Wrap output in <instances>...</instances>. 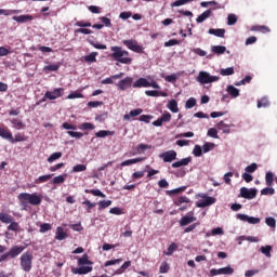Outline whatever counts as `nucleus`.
<instances>
[{"mask_svg":"<svg viewBox=\"0 0 277 277\" xmlns=\"http://www.w3.org/2000/svg\"><path fill=\"white\" fill-rule=\"evenodd\" d=\"M17 199L21 207H23L24 209H26V207H28L29 205H31L32 207H39V205H42V195H38L36 193H21L17 196Z\"/></svg>","mask_w":277,"mask_h":277,"instance_id":"nucleus-1","label":"nucleus"},{"mask_svg":"<svg viewBox=\"0 0 277 277\" xmlns=\"http://www.w3.org/2000/svg\"><path fill=\"white\" fill-rule=\"evenodd\" d=\"M76 259H78V267L71 268V274H78L79 276H83L92 272V266H84L94 265V262L90 261V256L88 255V253H84L81 258L76 256Z\"/></svg>","mask_w":277,"mask_h":277,"instance_id":"nucleus-2","label":"nucleus"},{"mask_svg":"<svg viewBox=\"0 0 277 277\" xmlns=\"http://www.w3.org/2000/svg\"><path fill=\"white\" fill-rule=\"evenodd\" d=\"M110 57H113L115 62H119V64H132L133 58L129 56V51L123 50L122 47L113 45L110 47Z\"/></svg>","mask_w":277,"mask_h":277,"instance_id":"nucleus-3","label":"nucleus"},{"mask_svg":"<svg viewBox=\"0 0 277 277\" xmlns=\"http://www.w3.org/2000/svg\"><path fill=\"white\" fill-rule=\"evenodd\" d=\"M19 265L23 272H31L34 265V254L30 252H25L19 258Z\"/></svg>","mask_w":277,"mask_h":277,"instance_id":"nucleus-4","label":"nucleus"},{"mask_svg":"<svg viewBox=\"0 0 277 277\" xmlns=\"http://www.w3.org/2000/svg\"><path fill=\"white\" fill-rule=\"evenodd\" d=\"M132 88H154L155 90H161V87L159 83H157V81H148L146 78H138L132 83Z\"/></svg>","mask_w":277,"mask_h":277,"instance_id":"nucleus-5","label":"nucleus"},{"mask_svg":"<svg viewBox=\"0 0 277 277\" xmlns=\"http://www.w3.org/2000/svg\"><path fill=\"white\" fill-rule=\"evenodd\" d=\"M197 81L199 83H201L202 85L207 84V83H214L215 81H220V77L217 76H211L209 72L207 71H200L198 77H197Z\"/></svg>","mask_w":277,"mask_h":277,"instance_id":"nucleus-6","label":"nucleus"},{"mask_svg":"<svg viewBox=\"0 0 277 277\" xmlns=\"http://www.w3.org/2000/svg\"><path fill=\"white\" fill-rule=\"evenodd\" d=\"M122 44H124L127 49L133 51L134 53H144V47L137 44V40L135 39L123 40Z\"/></svg>","mask_w":277,"mask_h":277,"instance_id":"nucleus-7","label":"nucleus"},{"mask_svg":"<svg viewBox=\"0 0 277 277\" xmlns=\"http://www.w3.org/2000/svg\"><path fill=\"white\" fill-rule=\"evenodd\" d=\"M258 193L259 190L256 188H250V189L247 187L240 188V197L246 198L247 200H252L256 198Z\"/></svg>","mask_w":277,"mask_h":277,"instance_id":"nucleus-8","label":"nucleus"},{"mask_svg":"<svg viewBox=\"0 0 277 277\" xmlns=\"http://www.w3.org/2000/svg\"><path fill=\"white\" fill-rule=\"evenodd\" d=\"M62 96H64V88H57L53 91L45 92V98H48L49 101H55L57 98H62Z\"/></svg>","mask_w":277,"mask_h":277,"instance_id":"nucleus-9","label":"nucleus"},{"mask_svg":"<svg viewBox=\"0 0 277 277\" xmlns=\"http://www.w3.org/2000/svg\"><path fill=\"white\" fill-rule=\"evenodd\" d=\"M202 198L203 199H201L197 202V207L199 209H205V207H211V205H215V202H216L215 197H210V196L203 195Z\"/></svg>","mask_w":277,"mask_h":277,"instance_id":"nucleus-10","label":"nucleus"},{"mask_svg":"<svg viewBox=\"0 0 277 277\" xmlns=\"http://www.w3.org/2000/svg\"><path fill=\"white\" fill-rule=\"evenodd\" d=\"M159 158L162 159L164 163H172V161L176 159V151L173 149L164 151L159 155Z\"/></svg>","mask_w":277,"mask_h":277,"instance_id":"nucleus-11","label":"nucleus"},{"mask_svg":"<svg viewBox=\"0 0 277 277\" xmlns=\"http://www.w3.org/2000/svg\"><path fill=\"white\" fill-rule=\"evenodd\" d=\"M172 120V115L170 113H164L160 118L153 121V127H163V122H170Z\"/></svg>","mask_w":277,"mask_h":277,"instance_id":"nucleus-12","label":"nucleus"},{"mask_svg":"<svg viewBox=\"0 0 277 277\" xmlns=\"http://www.w3.org/2000/svg\"><path fill=\"white\" fill-rule=\"evenodd\" d=\"M237 220L241 222H248V224H261V219L254 216H248L247 214H237Z\"/></svg>","mask_w":277,"mask_h":277,"instance_id":"nucleus-13","label":"nucleus"},{"mask_svg":"<svg viewBox=\"0 0 277 277\" xmlns=\"http://www.w3.org/2000/svg\"><path fill=\"white\" fill-rule=\"evenodd\" d=\"M131 85H133V78L132 77H126L124 79L120 80L117 83V88H119V90H129V88H131Z\"/></svg>","mask_w":277,"mask_h":277,"instance_id":"nucleus-14","label":"nucleus"},{"mask_svg":"<svg viewBox=\"0 0 277 277\" xmlns=\"http://www.w3.org/2000/svg\"><path fill=\"white\" fill-rule=\"evenodd\" d=\"M24 250H25V247L23 246H13L9 250L10 259H16V256H18Z\"/></svg>","mask_w":277,"mask_h":277,"instance_id":"nucleus-15","label":"nucleus"},{"mask_svg":"<svg viewBox=\"0 0 277 277\" xmlns=\"http://www.w3.org/2000/svg\"><path fill=\"white\" fill-rule=\"evenodd\" d=\"M0 137L8 140L11 144H14V136L8 129L0 128Z\"/></svg>","mask_w":277,"mask_h":277,"instance_id":"nucleus-16","label":"nucleus"},{"mask_svg":"<svg viewBox=\"0 0 277 277\" xmlns=\"http://www.w3.org/2000/svg\"><path fill=\"white\" fill-rule=\"evenodd\" d=\"M143 109L142 108H136L131 110L129 114H126L123 116V120L129 121L131 120V118H137V116H141V114H143Z\"/></svg>","mask_w":277,"mask_h":277,"instance_id":"nucleus-17","label":"nucleus"},{"mask_svg":"<svg viewBox=\"0 0 277 277\" xmlns=\"http://www.w3.org/2000/svg\"><path fill=\"white\" fill-rule=\"evenodd\" d=\"M55 239L57 241H64V239H68V233L64 232V227H56Z\"/></svg>","mask_w":277,"mask_h":277,"instance_id":"nucleus-18","label":"nucleus"},{"mask_svg":"<svg viewBox=\"0 0 277 277\" xmlns=\"http://www.w3.org/2000/svg\"><path fill=\"white\" fill-rule=\"evenodd\" d=\"M13 21L16 23H29L34 21V15H18V16H13Z\"/></svg>","mask_w":277,"mask_h":277,"instance_id":"nucleus-19","label":"nucleus"},{"mask_svg":"<svg viewBox=\"0 0 277 277\" xmlns=\"http://www.w3.org/2000/svg\"><path fill=\"white\" fill-rule=\"evenodd\" d=\"M192 222H196V216H192L188 213L180 220V226H187L192 224Z\"/></svg>","mask_w":277,"mask_h":277,"instance_id":"nucleus-20","label":"nucleus"},{"mask_svg":"<svg viewBox=\"0 0 277 277\" xmlns=\"http://www.w3.org/2000/svg\"><path fill=\"white\" fill-rule=\"evenodd\" d=\"M129 267H131V261H127L124 262L120 268H118L117 271H115L113 273V276H120L121 274H124V272H127V269H129Z\"/></svg>","mask_w":277,"mask_h":277,"instance_id":"nucleus-21","label":"nucleus"},{"mask_svg":"<svg viewBox=\"0 0 277 277\" xmlns=\"http://www.w3.org/2000/svg\"><path fill=\"white\" fill-rule=\"evenodd\" d=\"M208 34L211 36H216V38H224V34H226V30L224 28H210L208 30Z\"/></svg>","mask_w":277,"mask_h":277,"instance_id":"nucleus-22","label":"nucleus"},{"mask_svg":"<svg viewBox=\"0 0 277 277\" xmlns=\"http://www.w3.org/2000/svg\"><path fill=\"white\" fill-rule=\"evenodd\" d=\"M192 163V157L184 158L180 161H175L171 164L172 168H181L183 166H189Z\"/></svg>","mask_w":277,"mask_h":277,"instance_id":"nucleus-23","label":"nucleus"},{"mask_svg":"<svg viewBox=\"0 0 277 277\" xmlns=\"http://www.w3.org/2000/svg\"><path fill=\"white\" fill-rule=\"evenodd\" d=\"M11 124H13V128L16 129L17 131H21L23 129H25V123L18 119V118H13L10 120Z\"/></svg>","mask_w":277,"mask_h":277,"instance_id":"nucleus-24","label":"nucleus"},{"mask_svg":"<svg viewBox=\"0 0 277 277\" xmlns=\"http://www.w3.org/2000/svg\"><path fill=\"white\" fill-rule=\"evenodd\" d=\"M212 14L211 9L205 11L203 13H201L197 18L196 22L197 23H205L207 21V18H210Z\"/></svg>","mask_w":277,"mask_h":277,"instance_id":"nucleus-25","label":"nucleus"},{"mask_svg":"<svg viewBox=\"0 0 277 277\" xmlns=\"http://www.w3.org/2000/svg\"><path fill=\"white\" fill-rule=\"evenodd\" d=\"M167 107L172 111V114H179V102H176V100L169 101Z\"/></svg>","mask_w":277,"mask_h":277,"instance_id":"nucleus-26","label":"nucleus"},{"mask_svg":"<svg viewBox=\"0 0 277 277\" xmlns=\"http://www.w3.org/2000/svg\"><path fill=\"white\" fill-rule=\"evenodd\" d=\"M216 129L222 131L223 133H230V124L225 123L224 121H220L216 124Z\"/></svg>","mask_w":277,"mask_h":277,"instance_id":"nucleus-27","label":"nucleus"},{"mask_svg":"<svg viewBox=\"0 0 277 277\" xmlns=\"http://www.w3.org/2000/svg\"><path fill=\"white\" fill-rule=\"evenodd\" d=\"M53 179V174H47V175H41L38 179L35 180L36 185H40L42 183H47Z\"/></svg>","mask_w":277,"mask_h":277,"instance_id":"nucleus-28","label":"nucleus"},{"mask_svg":"<svg viewBox=\"0 0 277 277\" xmlns=\"http://www.w3.org/2000/svg\"><path fill=\"white\" fill-rule=\"evenodd\" d=\"M227 92L232 98L239 96V89L233 87V84L227 85Z\"/></svg>","mask_w":277,"mask_h":277,"instance_id":"nucleus-29","label":"nucleus"},{"mask_svg":"<svg viewBox=\"0 0 277 277\" xmlns=\"http://www.w3.org/2000/svg\"><path fill=\"white\" fill-rule=\"evenodd\" d=\"M0 222H2V224H10L11 222H14V217L10 214L0 212Z\"/></svg>","mask_w":277,"mask_h":277,"instance_id":"nucleus-30","label":"nucleus"},{"mask_svg":"<svg viewBox=\"0 0 277 277\" xmlns=\"http://www.w3.org/2000/svg\"><path fill=\"white\" fill-rule=\"evenodd\" d=\"M212 53L215 55H224L226 53V47L224 45H213L212 47Z\"/></svg>","mask_w":277,"mask_h":277,"instance_id":"nucleus-31","label":"nucleus"},{"mask_svg":"<svg viewBox=\"0 0 277 277\" xmlns=\"http://www.w3.org/2000/svg\"><path fill=\"white\" fill-rule=\"evenodd\" d=\"M98 52H91L89 55L84 56V62H87V64H94Z\"/></svg>","mask_w":277,"mask_h":277,"instance_id":"nucleus-32","label":"nucleus"},{"mask_svg":"<svg viewBox=\"0 0 277 277\" xmlns=\"http://www.w3.org/2000/svg\"><path fill=\"white\" fill-rule=\"evenodd\" d=\"M265 183L267 187H272L274 185V173L272 171L266 172Z\"/></svg>","mask_w":277,"mask_h":277,"instance_id":"nucleus-33","label":"nucleus"},{"mask_svg":"<svg viewBox=\"0 0 277 277\" xmlns=\"http://www.w3.org/2000/svg\"><path fill=\"white\" fill-rule=\"evenodd\" d=\"M140 161H144V158L128 159L121 162V167L133 166V163H140Z\"/></svg>","mask_w":277,"mask_h":277,"instance_id":"nucleus-34","label":"nucleus"},{"mask_svg":"<svg viewBox=\"0 0 277 277\" xmlns=\"http://www.w3.org/2000/svg\"><path fill=\"white\" fill-rule=\"evenodd\" d=\"M220 271V274L224 275V276H230L233 274H235V269L230 266H226V267H223V268H219Z\"/></svg>","mask_w":277,"mask_h":277,"instance_id":"nucleus-35","label":"nucleus"},{"mask_svg":"<svg viewBox=\"0 0 277 277\" xmlns=\"http://www.w3.org/2000/svg\"><path fill=\"white\" fill-rule=\"evenodd\" d=\"M260 252H262V254H265L267 256V259L272 258V246L266 245L265 247H261Z\"/></svg>","mask_w":277,"mask_h":277,"instance_id":"nucleus-36","label":"nucleus"},{"mask_svg":"<svg viewBox=\"0 0 277 277\" xmlns=\"http://www.w3.org/2000/svg\"><path fill=\"white\" fill-rule=\"evenodd\" d=\"M190 202L189 198L187 196H181L175 200L176 207H181V205H188Z\"/></svg>","mask_w":277,"mask_h":277,"instance_id":"nucleus-37","label":"nucleus"},{"mask_svg":"<svg viewBox=\"0 0 277 277\" xmlns=\"http://www.w3.org/2000/svg\"><path fill=\"white\" fill-rule=\"evenodd\" d=\"M85 194H92V196H98L100 198H106L105 194L101 189H85Z\"/></svg>","mask_w":277,"mask_h":277,"instance_id":"nucleus-38","label":"nucleus"},{"mask_svg":"<svg viewBox=\"0 0 277 277\" xmlns=\"http://www.w3.org/2000/svg\"><path fill=\"white\" fill-rule=\"evenodd\" d=\"M274 194H276V189H274L272 186H268L261 190L262 196H274Z\"/></svg>","mask_w":277,"mask_h":277,"instance_id":"nucleus-39","label":"nucleus"},{"mask_svg":"<svg viewBox=\"0 0 277 277\" xmlns=\"http://www.w3.org/2000/svg\"><path fill=\"white\" fill-rule=\"evenodd\" d=\"M177 248H179V246H177L176 243L172 242V243L168 247L167 252H164V254H166L167 256H172V254H174V252H175V250H176Z\"/></svg>","mask_w":277,"mask_h":277,"instance_id":"nucleus-40","label":"nucleus"},{"mask_svg":"<svg viewBox=\"0 0 277 277\" xmlns=\"http://www.w3.org/2000/svg\"><path fill=\"white\" fill-rule=\"evenodd\" d=\"M220 75H222V77H229L230 75H235V68L228 67L221 69Z\"/></svg>","mask_w":277,"mask_h":277,"instance_id":"nucleus-41","label":"nucleus"},{"mask_svg":"<svg viewBox=\"0 0 277 277\" xmlns=\"http://www.w3.org/2000/svg\"><path fill=\"white\" fill-rule=\"evenodd\" d=\"M252 31H260L261 34H269V27L267 26H253Z\"/></svg>","mask_w":277,"mask_h":277,"instance_id":"nucleus-42","label":"nucleus"},{"mask_svg":"<svg viewBox=\"0 0 277 277\" xmlns=\"http://www.w3.org/2000/svg\"><path fill=\"white\" fill-rule=\"evenodd\" d=\"M57 159H62V153L61 151L53 153L48 158V163H53V161H57Z\"/></svg>","mask_w":277,"mask_h":277,"instance_id":"nucleus-43","label":"nucleus"},{"mask_svg":"<svg viewBox=\"0 0 277 277\" xmlns=\"http://www.w3.org/2000/svg\"><path fill=\"white\" fill-rule=\"evenodd\" d=\"M194 0H176L171 3V8H180V5H186V3H192Z\"/></svg>","mask_w":277,"mask_h":277,"instance_id":"nucleus-44","label":"nucleus"},{"mask_svg":"<svg viewBox=\"0 0 277 277\" xmlns=\"http://www.w3.org/2000/svg\"><path fill=\"white\" fill-rule=\"evenodd\" d=\"M261 107H269V100L267 97H262L258 101V108L261 109Z\"/></svg>","mask_w":277,"mask_h":277,"instance_id":"nucleus-45","label":"nucleus"},{"mask_svg":"<svg viewBox=\"0 0 277 277\" xmlns=\"http://www.w3.org/2000/svg\"><path fill=\"white\" fill-rule=\"evenodd\" d=\"M107 135H114V132L109 130H101L95 133V137H107Z\"/></svg>","mask_w":277,"mask_h":277,"instance_id":"nucleus-46","label":"nucleus"},{"mask_svg":"<svg viewBox=\"0 0 277 277\" xmlns=\"http://www.w3.org/2000/svg\"><path fill=\"white\" fill-rule=\"evenodd\" d=\"M107 207H111V200H101L98 202V210L103 211V209H107Z\"/></svg>","mask_w":277,"mask_h":277,"instance_id":"nucleus-47","label":"nucleus"},{"mask_svg":"<svg viewBox=\"0 0 277 277\" xmlns=\"http://www.w3.org/2000/svg\"><path fill=\"white\" fill-rule=\"evenodd\" d=\"M66 181V175H58V176H55L53 180H52V183L54 185H62V183H64Z\"/></svg>","mask_w":277,"mask_h":277,"instance_id":"nucleus-48","label":"nucleus"},{"mask_svg":"<svg viewBox=\"0 0 277 277\" xmlns=\"http://www.w3.org/2000/svg\"><path fill=\"white\" fill-rule=\"evenodd\" d=\"M186 187L183 186V187H180V188H175V189H172V190H167V196H174L176 194H182V192H185Z\"/></svg>","mask_w":277,"mask_h":277,"instance_id":"nucleus-49","label":"nucleus"},{"mask_svg":"<svg viewBox=\"0 0 277 277\" xmlns=\"http://www.w3.org/2000/svg\"><path fill=\"white\" fill-rule=\"evenodd\" d=\"M208 136L213 137L214 140H220V135H217V129L215 128H210L208 130Z\"/></svg>","mask_w":277,"mask_h":277,"instance_id":"nucleus-50","label":"nucleus"},{"mask_svg":"<svg viewBox=\"0 0 277 277\" xmlns=\"http://www.w3.org/2000/svg\"><path fill=\"white\" fill-rule=\"evenodd\" d=\"M138 120L140 122H145L146 124H150V120H153V115H141Z\"/></svg>","mask_w":277,"mask_h":277,"instance_id":"nucleus-51","label":"nucleus"},{"mask_svg":"<svg viewBox=\"0 0 277 277\" xmlns=\"http://www.w3.org/2000/svg\"><path fill=\"white\" fill-rule=\"evenodd\" d=\"M122 263V259H116V260H108L104 263V267H109L111 265H118Z\"/></svg>","mask_w":277,"mask_h":277,"instance_id":"nucleus-52","label":"nucleus"},{"mask_svg":"<svg viewBox=\"0 0 277 277\" xmlns=\"http://www.w3.org/2000/svg\"><path fill=\"white\" fill-rule=\"evenodd\" d=\"M1 14H4V16H10V14H21V10H3L0 9V16Z\"/></svg>","mask_w":277,"mask_h":277,"instance_id":"nucleus-53","label":"nucleus"},{"mask_svg":"<svg viewBox=\"0 0 277 277\" xmlns=\"http://www.w3.org/2000/svg\"><path fill=\"white\" fill-rule=\"evenodd\" d=\"M159 272L160 274H168V272H170V264H168V262H162Z\"/></svg>","mask_w":277,"mask_h":277,"instance_id":"nucleus-54","label":"nucleus"},{"mask_svg":"<svg viewBox=\"0 0 277 277\" xmlns=\"http://www.w3.org/2000/svg\"><path fill=\"white\" fill-rule=\"evenodd\" d=\"M51 228H53V226L51 225V223H43L40 225V233H47L49 230H51Z\"/></svg>","mask_w":277,"mask_h":277,"instance_id":"nucleus-55","label":"nucleus"},{"mask_svg":"<svg viewBox=\"0 0 277 277\" xmlns=\"http://www.w3.org/2000/svg\"><path fill=\"white\" fill-rule=\"evenodd\" d=\"M185 107H186V109H192V108L196 107V98H194V97L188 98L186 101Z\"/></svg>","mask_w":277,"mask_h":277,"instance_id":"nucleus-56","label":"nucleus"},{"mask_svg":"<svg viewBox=\"0 0 277 277\" xmlns=\"http://www.w3.org/2000/svg\"><path fill=\"white\" fill-rule=\"evenodd\" d=\"M265 223L271 228H276V219H274L272 216H268V217L265 219Z\"/></svg>","mask_w":277,"mask_h":277,"instance_id":"nucleus-57","label":"nucleus"},{"mask_svg":"<svg viewBox=\"0 0 277 277\" xmlns=\"http://www.w3.org/2000/svg\"><path fill=\"white\" fill-rule=\"evenodd\" d=\"M85 170H88L85 164H76L72 168V172H85Z\"/></svg>","mask_w":277,"mask_h":277,"instance_id":"nucleus-58","label":"nucleus"},{"mask_svg":"<svg viewBox=\"0 0 277 277\" xmlns=\"http://www.w3.org/2000/svg\"><path fill=\"white\" fill-rule=\"evenodd\" d=\"M193 155L195 157H202V147L200 145H195Z\"/></svg>","mask_w":277,"mask_h":277,"instance_id":"nucleus-59","label":"nucleus"},{"mask_svg":"<svg viewBox=\"0 0 277 277\" xmlns=\"http://www.w3.org/2000/svg\"><path fill=\"white\" fill-rule=\"evenodd\" d=\"M236 23H237V15H235V14H229V15L227 16V25L233 26V25H235Z\"/></svg>","mask_w":277,"mask_h":277,"instance_id":"nucleus-60","label":"nucleus"},{"mask_svg":"<svg viewBox=\"0 0 277 277\" xmlns=\"http://www.w3.org/2000/svg\"><path fill=\"white\" fill-rule=\"evenodd\" d=\"M250 81H252V76H246L242 80L236 82L235 85H246V83H250Z\"/></svg>","mask_w":277,"mask_h":277,"instance_id":"nucleus-61","label":"nucleus"},{"mask_svg":"<svg viewBox=\"0 0 277 277\" xmlns=\"http://www.w3.org/2000/svg\"><path fill=\"white\" fill-rule=\"evenodd\" d=\"M67 98H69L70 101L75 100V98H83V94H81L80 92H72L70 93Z\"/></svg>","mask_w":277,"mask_h":277,"instance_id":"nucleus-62","label":"nucleus"},{"mask_svg":"<svg viewBox=\"0 0 277 277\" xmlns=\"http://www.w3.org/2000/svg\"><path fill=\"white\" fill-rule=\"evenodd\" d=\"M202 148H203V153H209L210 150H212V148H215V144L205 143Z\"/></svg>","mask_w":277,"mask_h":277,"instance_id":"nucleus-63","label":"nucleus"},{"mask_svg":"<svg viewBox=\"0 0 277 277\" xmlns=\"http://www.w3.org/2000/svg\"><path fill=\"white\" fill-rule=\"evenodd\" d=\"M8 230H14V232L16 233V230H18V223L12 221V222L10 223V225L8 226Z\"/></svg>","mask_w":277,"mask_h":277,"instance_id":"nucleus-64","label":"nucleus"}]
</instances>
